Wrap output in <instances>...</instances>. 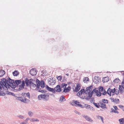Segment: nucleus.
Instances as JSON below:
<instances>
[{"instance_id": "f257e3e1", "label": "nucleus", "mask_w": 124, "mask_h": 124, "mask_svg": "<svg viewBox=\"0 0 124 124\" xmlns=\"http://www.w3.org/2000/svg\"><path fill=\"white\" fill-rule=\"evenodd\" d=\"M14 80L11 79L8 77L6 79L5 78L1 79L0 81V85L2 86L3 85L7 90L8 89H10L12 88L14 89L16 88V86L14 85Z\"/></svg>"}, {"instance_id": "f03ea898", "label": "nucleus", "mask_w": 124, "mask_h": 124, "mask_svg": "<svg viewBox=\"0 0 124 124\" xmlns=\"http://www.w3.org/2000/svg\"><path fill=\"white\" fill-rule=\"evenodd\" d=\"M50 93H46L44 94H40L38 96V99L39 100L41 99L44 101H47L49 99V96Z\"/></svg>"}, {"instance_id": "7ed1b4c3", "label": "nucleus", "mask_w": 124, "mask_h": 124, "mask_svg": "<svg viewBox=\"0 0 124 124\" xmlns=\"http://www.w3.org/2000/svg\"><path fill=\"white\" fill-rule=\"evenodd\" d=\"M30 73L31 75L32 76L36 75L37 74L36 69H32L30 71Z\"/></svg>"}, {"instance_id": "20e7f679", "label": "nucleus", "mask_w": 124, "mask_h": 124, "mask_svg": "<svg viewBox=\"0 0 124 124\" xmlns=\"http://www.w3.org/2000/svg\"><path fill=\"white\" fill-rule=\"evenodd\" d=\"M54 90H55V92H60L61 91L62 89L61 88L60 85H58L56 86L54 88Z\"/></svg>"}, {"instance_id": "39448f33", "label": "nucleus", "mask_w": 124, "mask_h": 124, "mask_svg": "<svg viewBox=\"0 0 124 124\" xmlns=\"http://www.w3.org/2000/svg\"><path fill=\"white\" fill-rule=\"evenodd\" d=\"M46 88L47 90L49 91L52 92L53 93H55V90H54V88L49 87L47 85H46Z\"/></svg>"}, {"instance_id": "423d86ee", "label": "nucleus", "mask_w": 124, "mask_h": 124, "mask_svg": "<svg viewBox=\"0 0 124 124\" xmlns=\"http://www.w3.org/2000/svg\"><path fill=\"white\" fill-rule=\"evenodd\" d=\"M80 102L77 101L73 100L72 102V105H75L76 107L79 106L80 105Z\"/></svg>"}, {"instance_id": "0eeeda50", "label": "nucleus", "mask_w": 124, "mask_h": 124, "mask_svg": "<svg viewBox=\"0 0 124 124\" xmlns=\"http://www.w3.org/2000/svg\"><path fill=\"white\" fill-rule=\"evenodd\" d=\"M22 82L21 80H14V85L16 87L19 84H20Z\"/></svg>"}, {"instance_id": "6e6552de", "label": "nucleus", "mask_w": 124, "mask_h": 124, "mask_svg": "<svg viewBox=\"0 0 124 124\" xmlns=\"http://www.w3.org/2000/svg\"><path fill=\"white\" fill-rule=\"evenodd\" d=\"M32 80L33 79H31L30 80L26 78L25 79V83L26 85L28 86L29 85V84L30 85V84L32 82L30 81V80Z\"/></svg>"}, {"instance_id": "1a4fd4ad", "label": "nucleus", "mask_w": 124, "mask_h": 124, "mask_svg": "<svg viewBox=\"0 0 124 124\" xmlns=\"http://www.w3.org/2000/svg\"><path fill=\"white\" fill-rule=\"evenodd\" d=\"M82 116L87 121H89L90 122H92L93 121L91 118H90L88 116L85 115H82Z\"/></svg>"}, {"instance_id": "9d476101", "label": "nucleus", "mask_w": 124, "mask_h": 124, "mask_svg": "<svg viewBox=\"0 0 124 124\" xmlns=\"http://www.w3.org/2000/svg\"><path fill=\"white\" fill-rule=\"evenodd\" d=\"M80 88V87L79 86V84H77L76 87L75 88V89L73 90L74 92H77L79 90Z\"/></svg>"}, {"instance_id": "9b49d317", "label": "nucleus", "mask_w": 124, "mask_h": 124, "mask_svg": "<svg viewBox=\"0 0 124 124\" xmlns=\"http://www.w3.org/2000/svg\"><path fill=\"white\" fill-rule=\"evenodd\" d=\"M5 91L6 93L5 94H7V95H12L14 96L15 97H16V96L14 94V93H12L11 92H9L7 91L8 90H7V89H5Z\"/></svg>"}, {"instance_id": "f8f14e48", "label": "nucleus", "mask_w": 124, "mask_h": 124, "mask_svg": "<svg viewBox=\"0 0 124 124\" xmlns=\"http://www.w3.org/2000/svg\"><path fill=\"white\" fill-rule=\"evenodd\" d=\"M85 107L87 109H91V108H93L92 109V110H94V108L92 106L89 105L88 104H85Z\"/></svg>"}, {"instance_id": "ddd939ff", "label": "nucleus", "mask_w": 124, "mask_h": 124, "mask_svg": "<svg viewBox=\"0 0 124 124\" xmlns=\"http://www.w3.org/2000/svg\"><path fill=\"white\" fill-rule=\"evenodd\" d=\"M99 78V77H95V78L93 79V82H94L95 83L97 84L100 81Z\"/></svg>"}, {"instance_id": "4468645a", "label": "nucleus", "mask_w": 124, "mask_h": 124, "mask_svg": "<svg viewBox=\"0 0 124 124\" xmlns=\"http://www.w3.org/2000/svg\"><path fill=\"white\" fill-rule=\"evenodd\" d=\"M71 87L70 86H68L67 88H64V89L63 90V92L66 93L67 92L69 91L70 90Z\"/></svg>"}, {"instance_id": "2eb2a0df", "label": "nucleus", "mask_w": 124, "mask_h": 124, "mask_svg": "<svg viewBox=\"0 0 124 124\" xmlns=\"http://www.w3.org/2000/svg\"><path fill=\"white\" fill-rule=\"evenodd\" d=\"M109 80V78L108 77L103 78H102V81L103 83L108 82Z\"/></svg>"}, {"instance_id": "dca6fc26", "label": "nucleus", "mask_w": 124, "mask_h": 124, "mask_svg": "<svg viewBox=\"0 0 124 124\" xmlns=\"http://www.w3.org/2000/svg\"><path fill=\"white\" fill-rule=\"evenodd\" d=\"M21 95L23 96L24 97H26L27 96L29 98H30V93L29 92H28L27 93H22Z\"/></svg>"}, {"instance_id": "f3484780", "label": "nucleus", "mask_w": 124, "mask_h": 124, "mask_svg": "<svg viewBox=\"0 0 124 124\" xmlns=\"http://www.w3.org/2000/svg\"><path fill=\"white\" fill-rule=\"evenodd\" d=\"M40 87L42 88H44L45 87V84L44 81L42 80L40 82Z\"/></svg>"}, {"instance_id": "a211bd4d", "label": "nucleus", "mask_w": 124, "mask_h": 124, "mask_svg": "<svg viewBox=\"0 0 124 124\" xmlns=\"http://www.w3.org/2000/svg\"><path fill=\"white\" fill-rule=\"evenodd\" d=\"M25 85H23V86L22 85V84L21 85H19V88L18 89L17 91H20L21 90H23L24 88Z\"/></svg>"}, {"instance_id": "6ab92c4d", "label": "nucleus", "mask_w": 124, "mask_h": 124, "mask_svg": "<svg viewBox=\"0 0 124 124\" xmlns=\"http://www.w3.org/2000/svg\"><path fill=\"white\" fill-rule=\"evenodd\" d=\"M123 89L124 90V87L122 85L121 86V85H119V90L120 92L121 93H122L123 92Z\"/></svg>"}, {"instance_id": "aec40b11", "label": "nucleus", "mask_w": 124, "mask_h": 124, "mask_svg": "<svg viewBox=\"0 0 124 124\" xmlns=\"http://www.w3.org/2000/svg\"><path fill=\"white\" fill-rule=\"evenodd\" d=\"M5 74V72L4 70H0V77L3 76Z\"/></svg>"}, {"instance_id": "412c9836", "label": "nucleus", "mask_w": 124, "mask_h": 124, "mask_svg": "<svg viewBox=\"0 0 124 124\" xmlns=\"http://www.w3.org/2000/svg\"><path fill=\"white\" fill-rule=\"evenodd\" d=\"M29 120L31 122H34V118H26L25 120V121L26 122H27L28 120Z\"/></svg>"}, {"instance_id": "4be33fe9", "label": "nucleus", "mask_w": 124, "mask_h": 124, "mask_svg": "<svg viewBox=\"0 0 124 124\" xmlns=\"http://www.w3.org/2000/svg\"><path fill=\"white\" fill-rule=\"evenodd\" d=\"M119 121L120 124H124V118L119 119Z\"/></svg>"}, {"instance_id": "5701e85b", "label": "nucleus", "mask_w": 124, "mask_h": 124, "mask_svg": "<svg viewBox=\"0 0 124 124\" xmlns=\"http://www.w3.org/2000/svg\"><path fill=\"white\" fill-rule=\"evenodd\" d=\"M16 97V99L17 100H19L22 102H23V98L22 97Z\"/></svg>"}, {"instance_id": "b1692460", "label": "nucleus", "mask_w": 124, "mask_h": 124, "mask_svg": "<svg viewBox=\"0 0 124 124\" xmlns=\"http://www.w3.org/2000/svg\"><path fill=\"white\" fill-rule=\"evenodd\" d=\"M29 100L27 99L25 97H24L23 98V102L25 103H28L29 101Z\"/></svg>"}, {"instance_id": "393cba45", "label": "nucleus", "mask_w": 124, "mask_h": 124, "mask_svg": "<svg viewBox=\"0 0 124 124\" xmlns=\"http://www.w3.org/2000/svg\"><path fill=\"white\" fill-rule=\"evenodd\" d=\"M96 117L98 119H101L103 123H104L103 118L101 116L97 115L96 116Z\"/></svg>"}, {"instance_id": "a878e982", "label": "nucleus", "mask_w": 124, "mask_h": 124, "mask_svg": "<svg viewBox=\"0 0 124 124\" xmlns=\"http://www.w3.org/2000/svg\"><path fill=\"white\" fill-rule=\"evenodd\" d=\"M65 98L63 96H61L59 99V101H61L62 102H63L65 101Z\"/></svg>"}, {"instance_id": "bb28decb", "label": "nucleus", "mask_w": 124, "mask_h": 124, "mask_svg": "<svg viewBox=\"0 0 124 124\" xmlns=\"http://www.w3.org/2000/svg\"><path fill=\"white\" fill-rule=\"evenodd\" d=\"M107 93L110 96H111V89L110 88H109L107 91Z\"/></svg>"}, {"instance_id": "cd10ccee", "label": "nucleus", "mask_w": 124, "mask_h": 124, "mask_svg": "<svg viewBox=\"0 0 124 124\" xmlns=\"http://www.w3.org/2000/svg\"><path fill=\"white\" fill-rule=\"evenodd\" d=\"M17 71H18L16 70H15L13 72V75L14 76H17L18 74L17 72Z\"/></svg>"}, {"instance_id": "c85d7f7f", "label": "nucleus", "mask_w": 124, "mask_h": 124, "mask_svg": "<svg viewBox=\"0 0 124 124\" xmlns=\"http://www.w3.org/2000/svg\"><path fill=\"white\" fill-rule=\"evenodd\" d=\"M3 85H2V86L1 85V88H0V92H2V93H4V88L5 87H4V88Z\"/></svg>"}, {"instance_id": "c756f323", "label": "nucleus", "mask_w": 124, "mask_h": 124, "mask_svg": "<svg viewBox=\"0 0 124 124\" xmlns=\"http://www.w3.org/2000/svg\"><path fill=\"white\" fill-rule=\"evenodd\" d=\"M116 89L115 88H114L113 89H111V92L112 93V95H113L114 94V93L115 92H116Z\"/></svg>"}, {"instance_id": "7c9ffc66", "label": "nucleus", "mask_w": 124, "mask_h": 124, "mask_svg": "<svg viewBox=\"0 0 124 124\" xmlns=\"http://www.w3.org/2000/svg\"><path fill=\"white\" fill-rule=\"evenodd\" d=\"M111 109L112 110V111H111V112H114L115 113H116L118 114L119 113V112L118 111H116L113 108H111Z\"/></svg>"}, {"instance_id": "2f4dec72", "label": "nucleus", "mask_w": 124, "mask_h": 124, "mask_svg": "<svg viewBox=\"0 0 124 124\" xmlns=\"http://www.w3.org/2000/svg\"><path fill=\"white\" fill-rule=\"evenodd\" d=\"M120 80L118 78H116L114 80V82L116 83H117L120 82Z\"/></svg>"}, {"instance_id": "473e14b6", "label": "nucleus", "mask_w": 124, "mask_h": 124, "mask_svg": "<svg viewBox=\"0 0 124 124\" xmlns=\"http://www.w3.org/2000/svg\"><path fill=\"white\" fill-rule=\"evenodd\" d=\"M93 104L94 106L97 108H99V107L100 106V105L99 106V103H96L93 102Z\"/></svg>"}, {"instance_id": "72a5a7b5", "label": "nucleus", "mask_w": 124, "mask_h": 124, "mask_svg": "<svg viewBox=\"0 0 124 124\" xmlns=\"http://www.w3.org/2000/svg\"><path fill=\"white\" fill-rule=\"evenodd\" d=\"M67 85V84L63 83L61 85V87L62 88H65Z\"/></svg>"}, {"instance_id": "f704fd0d", "label": "nucleus", "mask_w": 124, "mask_h": 124, "mask_svg": "<svg viewBox=\"0 0 124 124\" xmlns=\"http://www.w3.org/2000/svg\"><path fill=\"white\" fill-rule=\"evenodd\" d=\"M102 101L104 103H108V101L106 99H103L102 100Z\"/></svg>"}, {"instance_id": "c9c22d12", "label": "nucleus", "mask_w": 124, "mask_h": 124, "mask_svg": "<svg viewBox=\"0 0 124 124\" xmlns=\"http://www.w3.org/2000/svg\"><path fill=\"white\" fill-rule=\"evenodd\" d=\"M88 95L87 96V97L90 98H91L92 96V94H91V91H89L88 92Z\"/></svg>"}, {"instance_id": "e433bc0d", "label": "nucleus", "mask_w": 124, "mask_h": 124, "mask_svg": "<svg viewBox=\"0 0 124 124\" xmlns=\"http://www.w3.org/2000/svg\"><path fill=\"white\" fill-rule=\"evenodd\" d=\"M28 114L30 117H31L33 115V113L31 111H29L28 112Z\"/></svg>"}, {"instance_id": "4c0bfd02", "label": "nucleus", "mask_w": 124, "mask_h": 124, "mask_svg": "<svg viewBox=\"0 0 124 124\" xmlns=\"http://www.w3.org/2000/svg\"><path fill=\"white\" fill-rule=\"evenodd\" d=\"M93 87V85H91L89 87H88L87 88H88V89L89 90H88V91H91V90H92V88Z\"/></svg>"}, {"instance_id": "58836bf2", "label": "nucleus", "mask_w": 124, "mask_h": 124, "mask_svg": "<svg viewBox=\"0 0 124 124\" xmlns=\"http://www.w3.org/2000/svg\"><path fill=\"white\" fill-rule=\"evenodd\" d=\"M40 81L38 79H37L36 80V83L37 84L36 85H40Z\"/></svg>"}, {"instance_id": "ea45409f", "label": "nucleus", "mask_w": 124, "mask_h": 124, "mask_svg": "<svg viewBox=\"0 0 124 124\" xmlns=\"http://www.w3.org/2000/svg\"><path fill=\"white\" fill-rule=\"evenodd\" d=\"M89 78L87 77H86L84 78L83 79V81L85 82H87V81H89Z\"/></svg>"}, {"instance_id": "a19ab883", "label": "nucleus", "mask_w": 124, "mask_h": 124, "mask_svg": "<svg viewBox=\"0 0 124 124\" xmlns=\"http://www.w3.org/2000/svg\"><path fill=\"white\" fill-rule=\"evenodd\" d=\"M39 92H41L42 93H45L47 92V91L44 90H42L41 91H38Z\"/></svg>"}, {"instance_id": "79ce46f5", "label": "nucleus", "mask_w": 124, "mask_h": 124, "mask_svg": "<svg viewBox=\"0 0 124 124\" xmlns=\"http://www.w3.org/2000/svg\"><path fill=\"white\" fill-rule=\"evenodd\" d=\"M104 90V88L103 87L100 86L99 87V91L100 92H102Z\"/></svg>"}, {"instance_id": "37998d69", "label": "nucleus", "mask_w": 124, "mask_h": 124, "mask_svg": "<svg viewBox=\"0 0 124 124\" xmlns=\"http://www.w3.org/2000/svg\"><path fill=\"white\" fill-rule=\"evenodd\" d=\"M56 78L58 80L61 81L62 79V77L61 76H57V77H56Z\"/></svg>"}, {"instance_id": "c03bdc74", "label": "nucleus", "mask_w": 124, "mask_h": 124, "mask_svg": "<svg viewBox=\"0 0 124 124\" xmlns=\"http://www.w3.org/2000/svg\"><path fill=\"white\" fill-rule=\"evenodd\" d=\"M30 85L31 86H32L34 87H36V85L34 83L32 82L30 84Z\"/></svg>"}, {"instance_id": "a18cd8bd", "label": "nucleus", "mask_w": 124, "mask_h": 124, "mask_svg": "<svg viewBox=\"0 0 124 124\" xmlns=\"http://www.w3.org/2000/svg\"><path fill=\"white\" fill-rule=\"evenodd\" d=\"M119 99H116L114 100V102L115 103H117L118 102V101H119Z\"/></svg>"}, {"instance_id": "49530a36", "label": "nucleus", "mask_w": 124, "mask_h": 124, "mask_svg": "<svg viewBox=\"0 0 124 124\" xmlns=\"http://www.w3.org/2000/svg\"><path fill=\"white\" fill-rule=\"evenodd\" d=\"M88 88L86 87L85 89V93L86 94H87L88 93Z\"/></svg>"}, {"instance_id": "de8ad7c7", "label": "nucleus", "mask_w": 124, "mask_h": 124, "mask_svg": "<svg viewBox=\"0 0 124 124\" xmlns=\"http://www.w3.org/2000/svg\"><path fill=\"white\" fill-rule=\"evenodd\" d=\"M101 94L102 93L98 91V93L97 94H96V95L97 96L100 97L101 96Z\"/></svg>"}, {"instance_id": "09e8293b", "label": "nucleus", "mask_w": 124, "mask_h": 124, "mask_svg": "<svg viewBox=\"0 0 124 124\" xmlns=\"http://www.w3.org/2000/svg\"><path fill=\"white\" fill-rule=\"evenodd\" d=\"M82 94V92H80V91L79 92H78L77 93V95L78 96H80V95H81Z\"/></svg>"}, {"instance_id": "8fccbe9b", "label": "nucleus", "mask_w": 124, "mask_h": 124, "mask_svg": "<svg viewBox=\"0 0 124 124\" xmlns=\"http://www.w3.org/2000/svg\"><path fill=\"white\" fill-rule=\"evenodd\" d=\"M93 91L94 92L96 93V94H97L98 93V90H96V88H95L93 90Z\"/></svg>"}, {"instance_id": "3c124183", "label": "nucleus", "mask_w": 124, "mask_h": 124, "mask_svg": "<svg viewBox=\"0 0 124 124\" xmlns=\"http://www.w3.org/2000/svg\"><path fill=\"white\" fill-rule=\"evenodd\" d=\"M17 116L21 119H23L24 118V116H22L18 115Z\"/></svg>"}, {"instance_id": "603ef678", "label": "nucleus", "mask_w": 124, "mask_h": 124, "mask_svg": "<svg viewBox=\"0 0 124 124\" xmlns=\"http://www.w3.org/2000/svg\"><path fill=\"white\" fill-rule=\"evenodd\" d=\"M81 92H82V93L83 92V93H85V90L84 89H81V90L80 91Z\"/></svg>"}, {"instance_id": "864d4df0", "label": "nucleus", "mask_w": 124, "mask_h": 124, "mask_svg": "<svg viewBox=\"0 0 124 124\" xmlns=\"http://www.w3.org/2000/svg\"><path fill=\"white\" fill-rule=\"evenodd\" d=\"M100 107L103 109H106V106H102L101 105V106H100Z\"/></svg>"}, {"instance_id": "5fc2aeb1", "label": "nucleus", "mask_w": 124, "mask_h": 124, "mask_svg": "<svg viewBox=\"0 0 124 124\" xmlns=\"http://www.w3.org/2000/svg\"><path fill=\"white\" fill-rule=\"evenodd\" d=\"M5 93L0 92V96H5Z\"/></svg>"}, {"instance_id": "6e6d98bb", "label": "nucleus", "mask_w": 124, "mask_h": 124, "mask_svg": "<svg viewBox=\"0 0 124 124\" xmlns=\"http://www.w3.org/2000/svg\"><path fill=\"white\" fill-rule=\"evenodd\" d=\"M25 81H24V80H23L22 81V85L23 86V85H25Z\"/></svg>"}, {"instance_id": "4d7b16f0", "label": "nucleus", "mask_w": 124, "mask_h": 124, "mask_svg": "<svg viewBox=\"0 0 124 124\" xmlns=\"http://www.w3.org/2000/svg\"><path fill=\"white\" fill-rule=\"evenodd\" d=\"M14 89L15 88H14V89H13L12 88L11 89H10L11 90H13V91L14 92L17 91L18 89Z\"/></svg>"}, {"instance_id": "13d9d810", "label": "nucleus", "mask_w": 124, "mask_h": 124, "mask_svg": "<svg viewBox=\"0 0 124 124\" xmlns=\"http://www.w3.org/2000/svg\"><path fill=\"white\" fill-rule=\"evenodd\" d=\"M79 107H80V108H84L85 106H84L83 105H81V104H80V105L79 106Z\"/></svg>"}, {"instance_id": "bf43d9fd", "label": "nucleus", "mask_w": 124, "mask_h": 124, "mask_svg": "<svg viewBox=\"0 0 124 124\" xmlns=\"http://www.w3.org/2000/svg\"><path fill=\"white\" fill-rule=\"evenodd\" d=\"M113 107L115 110H116L117 109H118L117 106H113Z\"/></svg>"}, {"instance_id": "052dcab7", "label": "nucleus", "mask_w": 124, "mask_h": 124, "mask_svg": "<svg viewBox=\"0 0 124 124\" xmlns=\"http://www.w3.org/2000/svg\"><path fill=\"white\" fill-rule=\"evenodd\" d=\"M74 112L76 113L78 115H79L80 114V113L79 112H78V111H76V110L75 111H74Z\"/></svg>"}, {"instance_id": "680f3d73", "label": "nucleus", "mask_w": 124, "mask_h": 124, "mask_svg": "<svg viewBox=\"0 0 124 124\" xmlns=\"http://www.w3.org/2000/svg\"><path fill=\"white\" fill-rule=\"evenodd\" d=\"M110 99L111 100V101L112 102H114V98H110Z\"/></svg>"}, {"instance_id": "e2e57ef3", "label": "nucleus", "mask_w": 124, "mask_h": 124, "mask_svg": "<svg viewBox=\"0 0 124 124\" xmlns=\"http://www.w3.org/2000/svg\"><path fill=\"white\" fill-rule=\"evenodd\" d=\"M86 97L85 96H82L81 97V98L83 99H85V98Z\"/></svg>"}, {"instance_id": "0e129e2a", "label": "nucleus", "mask_w": 124, "mask_h": 124, "mask_svg": "<svg viewBox=\"0 0 124 124\" xmlns=\"http://www.w3.org/2000/svg\"><path fill=\"white\" fill-rule=\"evenodd\" d=\"M101 104L102 106H106V105L105 104V103L103 102L102 103H101Z\"/></svg>"}, {"instance_id": "69168bd1", "label": "nucleus", "mask_w": 124, "mask_h": 124, "mask_svg": "<svg viewBox=\"0 0 124 124\" xmlns=\"http://www.w3.org/2000/svg\"><path fill=\"white\" fill-rule=\"evenodd\" d=\"M90 99V98H88V97H86L85 98V99L86 100H87V101H88L89 100V99Z\"/></svg>"}, {"instance_id": "338daca9", "label": "nucleus", "mask_w": 124, "mask_h": 124, "mask_svg": "<svg viewBox=\"0 0 124 124\" xmlns=\"http://www.w3.org/2000/svg\"><path fill=\"white\" fill-rule=\"evenodd\" d=\"M107 93V92H103V93H102V94L103 95H105Z\"/></svg>"}, {"instance_id": "774afa93", "label": "nucleus", "mask_w": 124, "mask_h": 124, "mask_svg": "<svg viewBox=\"0 0 124 124\" xmlns=\"http://www.w3.org/2000/svg\"><path fill=\"white\" fill-rule=\"evenodd\" d=\"M119 106L120 108H123V107H124V106H122V105H119Z\"/></svg>"}]
</instances>
